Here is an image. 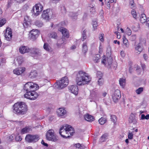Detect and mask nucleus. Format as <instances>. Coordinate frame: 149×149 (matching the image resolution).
<instances>
[{"instance_id":"nucleus-1","label":"nucleus","mask_w":149,"mask_h":149,"mask_svg":"<svg viewBox=\"0 0 149 149\" xmlns=\"http://www.w3.org/2000/svg\"><path fill=\"white\" fill-rule=\"evenodd\" d=\"M39 88L38 85L36 83L32 82L26 83L24 86V89L26 91L24 94V97L30 100H36L39 95L34 90H37Z\"/></svg>"},{"instance_id":"nucleus-2","label":"nucleus","mask_w":149,"mask_h":149,"mask_svg":"<svg viewBox=\"0 0 149 149\" xmlns=\"http://www.w3.org/2000/svg\"><path fill=\"white\" fill-rule=\"evenodd\" d=\"M14 113L17 114L24 115L28 111V107L24 102H19L15 103L13 105Z\"/></svg>"},{"instance_id":"nucleus-3","label":"nucleus","mask_w":149,"mask_h":149,"mask_svg":"<svg viewBox=\"0 0 149 149\" xmlns=\"http://www.w3.org/2000/svg\"><path fill=\"white\" fill-rule=\"evenodd\" d=\"M74 132L73 128L70 125L67 124L61 127L59 131L60 134L63 138H67L72 135Z\"/></svg>"},{"instance_id":"nucleus-4","label":"nucleus","mask_w":149,"mask_h":149,"mask_svg":"<svg viewBox=\"0 0 149 149\" xmlns=\"http://www.w3.org/2000/svg\"><path fill=\"white\" fill-rule=\"evenodd\" d=\"M91 77L90 75H79L76 78V81L78 86H84L91 82Z\"/></svg>"},{"instance_id":"nucleus-5","label":"nucleus","mask_w":149,"mask_h":149,"mask_svg":"<svg viewBox=\"0 0 149 149\" xmlns=\"http://www.w3.org/2000/svg\"><path fill=\"white\" fill-rule=\"evenodd\" d=\"M69 80L66 76L62 77L60 80L56 82V87L59 89L66 87L68 84Z\"/></svg>"},{"instance_id":"nucleus-6","label":"nucleus","mask_w":149,"mask_h":149,"mask_svg":"<svg viewBox=\"0 0 149 149\" xmlns=\"http://www.w3.org/2000/svg\"><path fill=\"white\" fill-rule=\"evenodd\" d=\"M46 138L48 141H56L57 139L53 130H49L47 132L46 134Z\"/></svg>"},{"instance_id":"nucleus-7","label":"nucleus","mask_w":149,"mask_h":149,"mask_svg":"<svg viewBox=\"0 0 149 149\" xmlns=\"http://www.w3.org/2000/svg\"><path fill=\"white\" fill-rule=\"evenodd\" d=\"M43 8L42 5L40 3H38L33 7L32 12L34 15L38 16L43 10Z\"/></svg>"},{"instance_id":"nucleus-8","label":"nucleus","mask_w":149,"mask_h":149,"mask_svg":"<svg viewBox=\"0 0 149 149\" xmlns=\"http://www.w3.org/2000/svg\"><path fill=\"white\" fill-rule=\"evenodd\" d=\"M39 139V136L37 135L27 134L25 138L26 141L29 143H34L37 141Z\"/></svg>"},{"instance_id":"nucleus-9","label":"nucleus","mask_w":149,"mask_h":149,"mask_svg":"<svg viewBox=\"0 0 149 149\" xmlns=\"http://www.w3.org/2000/svg\"><path fill=\"white\" fill-rule=\"evenodd\" d=\"M56 113L58 117L64 118L67 116V111L65 108L61 107L56 110Z\"/></svg>"},{"instance_id":"nucleus-10","label":"nucleus","mask_w":149,"mask_h":149,"mask_svg":"<svg viewBox=\"0 0 149 149\" xmlns=\"http://www.w3.org/2000/svg\"><path fill=\"white\" fill-rule=\"evenodd\" d=\"M4 35L6 40L8 41L11 40L12 37V31L11 29L9 27L7 28Z\"/></svg>"},{"instance_id":"nucleus-11","label":"nucleus","mask_w":149,"mask_h":149,"mask_svg":"<svg viewBox=\"0 0 149 149\" xmlns=\"http://www.w3.org/2000/svg\"><path fill=\"white\" fill-rule=\"evenodd\" d=\"M107 56L109 57L107 58V62L108 64V66L110 67L111 66L113 62V59L111 56V49L110 47H109L107 48Z\"/></svg>"},{"instance_id":"nucleus-12","label":"nucleus","mask_w":149,"mask_h":149,"mask_svg":"<svg viewBox=\"0 0 149 149\" xmlns=\"http://www.w3.org/2000/svg\"><path fill=\"white\" fill-rule=\"evenodd\" d=\"M112 96L113 101L115 102H117L121 97L120 91L118 89L116 90Z\"/></svg>"},{"instance_id":"nucleus-13","label":"nucleus","mask_w":149,"mask_h":149,"mask_svg":"<svg viewBox=\"0 0 149 149\" xmlns=\"http://www.w3.org/2000/svg\"><path fill=\"white\" fill-rule=\"evenodd\" d=\"M50 9H47L43 11L42 15V18L46 21L49 20V16L52 14V12Z\"/></svg>"},{"instance_id":"nucleus-14","label":"nucleus","mask_w":149,"mask_h":149,"mask_svg":"<svg viewBox=\"0 0 149 149\" xmlns=\"http://www.w3.org/2000/svg\"><path fill=\"white\" fill-rule=\"evenodd\" d=\"M140 21L142 24L146 23V26L149 27V18H147L145 14L143 13L141 15Z\"/></svg>"},{"instance_id":"nucleus-15","label":"nucleus","mask_w":149,"mask_h":149,"mask_svg":"<svg viewBox=\"0 0 149 149\" xmlns=\"http://www.w3.org/2000/svg\"><path fill=\"white\" fill-rule=\"evenodd\" d=\"M69 89L70 92L75 95H77L78 93V88L76 85H71L69 86Z\"/></svg>"},{"instance_id":"nucleus-16","label":"nucleus","mask_w":149,"mask_h":149,"mask_svg":"<svg viewBox=\"0 0 149 149\" xmlns=\"http://www.w3.org/2000/svg\"><path fill=\"white\" fill-rule=\"evenodd\" d=\"M98 95L96 92L91 93L89 100L90 102H95L98 99Z\"/></svg>"},{"instance_id":"nucleus-17","label":"nucleus","mask_w":149,"mask_h":149,"mask_svg":"<svg viewBox=\"0 0 149 149\" xmlns=\"http://www.w3.org/2000/svg\"><path fill=\"white\" fill-rule=\"evenodd\" d=\"M60 31L62 33L63 36L62 37L68 38L69 36V32L68 30L63 27L60 28Z\"/></svg>"},{"instance_id":"nucleus-18","label":"nucleus","mask_w":149,"mask_h":149,"mask_svg":"<svg viewBox=\"0 0 149 149\" xmlns=\"http://www.w3.org/2000/svg\"><path fill=\"white\" fill-rule=\"evenodd\" d=\"M25 69L26 68L23 67L17 68L13 70V73L15 74H21L25 70Z\"/></svg>"},{"instance_id":"nucleus-19","label":"nucleus","mask_w":149,"mask_h":149,"mask_svg":"<svg viewBox=\"0 0 149 149\" xmlns=\"http://www.w3.org/2000/svg\"><path fill=\"white\" fill-rule=\"evenodd\" d=\"M19 52L22 54L28 53L30 52V48L24 46H22L19 48Z\"/></svg>"},{"instance_id":"nucleus-20","label":"nucleus","mask_w":149,"mask_h":149,"mask_svg":"<svg viewBox=\"0 0 149 149\" xmlns=\"http://www.w3.org/2000/svg\"><path fill=\"white\" fill-rule=\"evenodd\" d=\"M30 52L37 56H40L41 55V53L39 49L36 48H30Z\"/></svg>"},{"instance_id":"nucleus-21","label":"nucleus","mask_w":149,"mask_h":149,"mask_svg":"<svg viewBox=\"0 0 149 149\" xmlns=\"http://www.w3.org/2000/svg\"><path fill=\"white\" fill-rule=\"evenodd\" d=\"M66 40L65 38L64 37H62L61 38L59 39L56 43V45L58 47H60L62 45H64L66 43Z\"/></svg>"},{"instance_id":"nucleus-22","label":"nucleus","mask_w":149,"mask_h":149,"mask_svg":"<svg viewBox=\"0 0 149 149\" xmlns=\"http://www.w3.org/2000/svg\"><path fill=\"white\" fill-rule=\"evenodd\" d=\"M84 118L85 120L88 121L92 122L94 120V118L93 116L86 114L84 115Z\"/></svg>"},{"instance_id":"nucleus-23","label":"nucleus","mask_w":149,"mask_h":149,"mask_svg":"<svg viewBox=\"0 0 149 149\" xmlns=\"http://www.w3.org/2000/svg\"><path fill=\"white\" fill-rule=\"evenodd\" d=\"M135 51L136 53H139V54L142 51L143 49L141 43H139L138 44L135 46Z\"/></svg>"},{"instance_id":"nucleus-24","label":"nucleus","mask_w":149,"mask_h":149,"mask_svg":"<svg viewBox=\"0 0 149 149\" xmlns=\"http://www.w3.org/2000/svg\"><path fill=\"white\" fill-rule=\"evenodd\" d=\"M32 128L31 127H26L22 129L21 131L22 134L27 133L32 131Z\"/></svg>"},{"instance_id":"nucleus-25","label":"nucleus","mask_w":149,"mask_h":149,"mask_svg":"<svg viewBox=\"0 0 149 149\" xmlns=\"http://www.w3.org/2000/svg\"><path fill=\"white\" fill-rule=\"evenodd\" d=\"M126 83L125 79V78H122L119 79V83L122 88H124Z\"/></svg>"},{"instance_id":"nucleus-26","label":"nucleus","mask_w":149,"mask_h":149,"mask_svg":"<svg viewBox=\"0 0 149 149\" xmlns=\"http://www.w3.org/2000/svg\"><path fill=\"white\" fill-rule=\"evenodd\" d=\"M109 58V57L107 56V57H106V56L105 55L103 56L102 58V60L101 61V63L102 64L104 65H106L107 63L108 64V67L109 68H110V67H109L108 66V64L107 62V58Z\"/></svg>"},{"instance_id":"nucleus-27","label":"nucleus","mask_w":149,"mask_h":149,"mask_svg":"<svg viewBox=\"0 0 149 149\" xmlns=\"http://www.w3.org/2000/svg\"><path fill=\"white\" fill-rule=\"evenodd\" d=\"M100 55L99 54H96L93 55V60L95 63H98L100 58Z\"/></svg>"},{"instance_id":"nucleus-28","label":"nucleus","mask_w":149,"mask_h":149,"mask_svg":"<svg viewBox=\"0 0 149 149\" xmlns=\"http://www.w3.org/2000/svg\"><path fill=\"white\" fill-rule=\"evenodd\" d=\"M43 48L47 51L51 52L52 51L51 47L47 43H45L44 44Z\"/></svg>"},{"instance_id":"nucleus-29","label":"nucleus","mask_w":149,"mask_h":149,"mask_svg":"<svg viewBox=\"0 0 149 149\" xmlns=\"http://www.w3.org/2000/svg\"><path fill=\"white\" fill-rule=\"evenodd\" d=\"M69 16L73 19H76L77 18V15L76 13L73 12H70L69 13Z\"/></svg>"},{"instance_id":"nucleus-30","label":"nucleus","mask_w":149,"mask_h":149,"mask_svg":"<svg viewBox=\"0 0 149 149\" xmlns=\"http://www.w3.org/2000/svg\"><path fill=\"white\" fill-rule=\"evenodd\" d=\"M82 51L84 53H86L88 51V47L86 43H84L82 45Z\"/></svg>"},{"instance_id":"nucleus-31","label":"nucleus","mask_w":149,"mask_h":149,"mask_svg":"<svg viewBox=\"0 0 149 149\" xmlns=\"http://www.w3.org/2000/svg\"><path fill=\"white\" fill-rule=\"evenodd\" d=\"M29 17L27 16L26 17L24 18V20L25 22H24L23 24V26L24 27H27L28 25V24L27 22H29V21L28 20Z\"/></svg>"},{"instance_id":"nucleus-32","label":"nucleus","mask_w":149,"mask_h":149,"mask_svg":"<svg viewBox=\"0 0 149 149\" xmlns=\"http://www.w3.org/2000/svg\"><path fill=\"white\" fill-rule=\"evenodd\" d=\"M97 77L98 78V84L100 86L102 85L104 83V80L102 78V76H98Z\"/></svg>"},{"instance_id":"nucleus-33","label":"nucleus","mask_w":149,"mask_h":149,"mask_svg":"<svg viewBox=\"0 0 149 149\" xmlns=\"http://www.w3.org/2000/svg\"><path fill=\"white\" fill-rule=\"evenodd\" d=\"M110 119L114 124H115L117 121V118L114 115H111V116Z\"/></svg>"},{"instance_id":"nucleus-34","label":"nucleus","mask_w":149,"mask_h":149,"mask_svg":"<svg viewBox=\"0 0 149 149\" xmlns=\"http://www.w3.org/2000/svg\"><path fill=\"white\" fill-rule=\"evenodd\" d=\"M123 41L124 44L125 45L126 47H128L129 46V44L127 40L125 38V37H123Z\"/></svg>"},{"instance_id":"nucleus-35","label":"nucleus","mask_w":149,"mask_h":149,"mask_svg":"<svg viewBox=\"0 0 149 149\" xmlns=\"http://www.w3.org/2000/svg\"><path fill=\"white\" fill-rule=\"evenodd\" d=\"M35 25L38 27H41L43 25V23L40 21L37 20L35 22Z\"/></svg>"},{"instance_id":"nucleus-36","label":"nucleus","mask_w":149,"mask_h":149,"mask_svg":"<svg viewBox=\"0 0 149 149\" xmlns=\"http://www.w3.org/2000/svg\"><path fill=\"white\" fill-rule=\"evenodd\" d=\"M98 121L100 124L103 125L106 122V119L105 118H101Z\"/></svg>"},{"instance_id":"nucleus-37","label":"nucleus","mask_w":149,"mask_h":149,"mask_svg":"<svg viewBox=\"0 0 149 149\" xmlns=\"http://www.w3.org/2000/svg\"><path fill=\"white\" fill-rule=\"evenodd\" d=\"M49 36L50 38L56 39L57 36L56 33L55 32H52L49 34Z\"/></svg>"},{"instance_id":"nucleus-38","label":"nucleus","mask_w":149,"mask_h":149,"mask_svg":"<svg viewBox=\"0 0 149 149\" xmlns=\"http://www.w3.org/2000/svg\"><path fill=\"white\" fill-rule=\"evenodd\" d=\"M30 33H33L38 37L39 35V32L37 29H33L30 31Z\"/></svg>"},{"instance_id":"nucleus-39","label":"nucleus","mask_w":149,"mask_h":149,"mask_svg":"<svg viewBox=\"0 0 149 149\" xmlns=\"http://www.w3.org/2000/svg\"><path fill=\"white\" fill-rule=\"evenodd\" d=\"M75 147L78 148V149H84L85 147L83 145H81L80 143H78L75 144L74 145Z\"/></svg>"},{"instance_id":"nucleus-40","label":"nucleus","mask_w":149,"mask_h":149,"mask_svg":"<svg viewBox=\"0 0 149 149\" xmlns=\"http://www.w3.org/2000/svg\"><path fill=\"white\" fill-rule=\"evenodd\" d=\"M134 68L136 69L137 72H138V74H141V72L142 70L140 68L139 66L138 65H135L134 66Z\"/></svg>"},{"instance_id":"nucleus-41","label":"nucleus","mask_w":149,"mask_h":149,"mask_svg":"<svg viewBox=\"0 0 149 149\" xmlns=\"http://www.w3.org/2000/svg\"><path fill=\"white\" fill-rule=\"evenodd\" d=\"M93 27V30L95 31L97 29L98 25L97 22L95 21H93L92 22Z\"/></svg>"},{"instance_id":"nucleus-42","label":"nucleus","mask_w":149,"mask_h":149,"mask_svg":"<svg viewBox=\"0 0 149 149\" xmlns=\"http://www.w3.org/2000/svg\"><path fill=\"white\" fill-rule=\"evenodd\" d=\"M90 6L91 8L90 9V12L91 13L93 14H94L95 13L96 10L94 6L93 5H91Z\"/></svg>"},{"instance_id":"nucleus-43","label":"nucleus","mask_w":149,"mask_h":149,"mask_svg":"<svg viewBox=\"0 0 149 149\" xmlns=\"http://www.w3.org/2000/svg\"><path fill=\"white\" fill-rule=\"evenodd\" d=\"M87 31L86 30H84L82 33V36L83 38L82 41H83L86 39V32Z\"/></svg>"},{"instance_id":"nucleus-44","label":"nucleus","mask_w":149,"mask_h":149,"mask_svg":"<svg viewBox=\"0 0 149 149\" xmlns=\"http://www.w3.org/2000/svg\"><path fill=\"white\" fill-rule=\"evenodd\" d=\"M29 36L30 39L32 40H35L38 37L36 36L35 35L32 33H30V34Z\"/></svg>"},{"instance_id":"nucleus-45","label":"nucleus","mask_w":149,"mask_h":149,"mask_svg":"<svg viewBox=\"0 0 149 149\" xmlns=\"http://www.w3.org/2000/svg\"><path fill=\"white\" fill-rule=\"evenodd\" d=\"M143 88L142 87H140L136 90V92L137 94H139L143 92Z\"/></svg>"},{"instance_id":"nucleus-46","label":"nucleus","mask_w":149,"mask_h":149,"mask_svg":"<svg viewBox=\"0 0 149 149\" xmlns=\"http://www.w3.org/2000/svg\"><path fill=\"white\" fill-rule=\"evenodd\" d=\"M131 13L133 17L136 19L137 15L135 10L133 9L132 10Z\"/></svg>"},{"instance_id":"nucleus-47","label":"nucleus","mask_w":149,"mask_h":149,"mask_svg":"<svg viewBox=\"0 0 149 149\" xmlns=\"http://www.w3.org/2000/svg\"><path fill=\"white\" fill-rule=\"evenodd\" d=\"M134 134L132 132H129L128 134V138L129 139H133Z\"/></svg>"},{"instance_id":"nucleus-48","label":"nucleus","mask_w":149,"mask_h":149,"mask_svg":"<svg viewBox=\"0 0 149 149\" xmlns=\"http://www.w3.org/2000/svg\"><path fill=\"white\" fill-rule=\"evenodd\" d=\"M129 119L130 122H133L135 119L134 115L133 114H131L130 116Z\"/></svg>"},{"instance_id":"nucleus-49","label":"nucleus","mask_w":149,"mask_h":149,"mask_svg":"<svg viewBox=\"0 0 149 149\" xmlns=\"http://www.w3.org/2000/svg\"><path fill=\"white\" fill-rule=\"evenodd\" d=\"M106 137L107 136L106 134H104L102 135L100 139V141L101 142L104 141L105 140Z\"/></svg>"},{"instance_id":"nucleus-50","label":"nucleus","mask_w":149,"mask_h":149,"mask_svg":"<svg viewBox=\"0 0 149 149\" xmlns=\"http://www.w3.org/2000/svg\"><path fill=\"white\" fill-rule=\"evenodd\" d=\"M104 1L105 2L106 5L107 6V8L108 9H109L110 8V0H104Z\"/></svg>"},{"instance_id":"nucleus-51","label":"nucleus","mask_w":149,"mask_h":149,"mask_svg":"<svg viewBox=\"0 0 149 149\" xmlns=\"http://www.w3.org/2000/svg\"><path fill=\"white\" fill-rule=\"evenodd\" d=\"M130 7L131 8H132L135 6V4L134 0H130Z\"/></svg>"},{"instance_id":"nucleus-52","label":"nucleus","mask_w":149,"mask_h":149,"mask_svg":"<svg viewBox=\"0 0 149 149\" xmlns=\"http://www.w3.org/2000/svg\"><path fill=\"white\" fill-rule=\"evenodd\" d=\"M15 139L16 141H20L22 139L21 136H19L18 134H17V135L15 136Z\"/></svg>"},{"instance_id":"nucleus-53","label":"nucleus","mask_w":149,"mask_h":149,"mask_svg":"<svg viewBox=\"0 0 149 149\" xmlns=\"http://www.w3.org/2000/svg\"><path fill=\"white\" fill-rule=\"evenodd\" d=\"M104 36V34H103L100 33L99 34V38L100 40L102 42L104 40L103 38Z\"/></svg>"},{"instance_id":"nucleus-54","label":"nucleus","mask_w":149,"mask_h":149,"mask_svg":"<svg viewBox=\"0 0 149 149\" xmlns=\"http://www.w3.org/2000/svg\"><path fill=\"white\" fill-rule=\"evenodd\" d=\"M13 0H9L8 1V4L12 3L13 2ZM15 1H16L17 2H20L22 1H23L24 0H15Z\"/></svg>"},{"instance_id":"nucleus-55","label":"nucleus","mask_w":149,"mask_h":149,"mask_svg":"<svg viewBox=\"0 0 149 149\" xmlns=\"http://www.w3.org/2000/svg\"><path fill=\"white\" fill-rule=\"evenodd\" d=\"M78 73L79 74H86V73L85 72H84V71H83L82 70H80V71H79L78 72ZM75 74H77V72H75Z\"/></svg>"},{"instance_id":"nucleus-56","label":"nucleus","mask_w":149,"mask_h":149,"mask_svg":"<svg viewBox=\"0 0 149 149\" xmlns=\"http://www.w3.org/2000/svg\"><path fill=\"white\" fill-rule=\"evenodd\" d=\"M127 34L128 36H130L132 33V31L130 29L127 28Z\"/></svg>"},{"instance_id":"nucleus-57","label":"nucleus","mask_w":149,"mask_h":149,"mask_svg":"<svg viewBox=\"0 0 149 149\" xmlns=\"http://www.w3.org/2000/svg\"><path fill=\"white\" fill-rule=\"evenodd\" d=\"M14 134H12L11 135H10L9 136V139L10 141H12L14 139Z\"/></svg>"},{"instance_id":"nucleus-58","label":"nucleus","mask_w":149,"mask_h":149,"mask_svg":"<svg viewBox=\"0 0 149 149\" xmlns=\"http://www.w3.org/2000/svg\"><path fill=\"white\" fill-rule=\"evenodd\" d=\"M41 143L42 144L45 146L47 147L48 146V144L47 143H45L43 140H42Z\"/></svg>"},{"instance_id":"nucleus-59","label":"nucleus","mask_w":149,"mask_h":149,"mask_svg":"<svg viewBox=\"0 0 149 149\" xmlns=\"http://www.w3.org/2000/svg\"><path fill=\"white\" fill-rule=\"evenodd\" d=\"M37 74V73L35 70H33L31 71V74Z\"/></svg>"},{"instance_id":"nucleus-60","label":"nucleus","mask_w":149,"mask_h":149,"mask_svg":"<svg viewBox=\"0 0 149 149\" xmlns=\"http://www.w3.org/2000/svg\"><path fill=\"white\" fill-rule=\"evenodd\" d=\"M141 66L143 71L144 70L146 69V65L144 64H141Z\"/></svg>"},{"instance_id":"nucleus-61","label":"nucleus","mask_w":149,"mask_h":149,"mask_svg":"<svg viewBox=\"0 0 149 149\" xmlns=\"http://www.w3.org/2000/svg\"><path fill=\"white\" fill-rule=\"evenodd\" d=\"M143 57L145 60H146L148 59V56L146 54H144L143 55Z\"/></svg>"},{"instance_id":"nucleus-62","label":"nucleus","mask_w":149,"mask_h":149,"mask_svg":"<svg viewBox=\"0 0 149 149\" xmlns=\"http://www.w3.org/2000/svg\"><path fill=\"white\" fill-rule=\"evenodd\" d=\"M145 116L144 114H142L141 115V120L145 119Z\"/></svg>"},{"instance_id":"nucleus-63","label":"nucleus","mask_w":149,"mask_h":149,"mask_svg":"<svg viewBox=\"0 0 149 149\" xmlns=\"http://www.w3.org/2000/svg\"><path fill=\"white\" fill-rule=\"evenodd\" d=\"M149 119V114H148L145 116V119L148 120Z\"/></svg>"},{"instance_id":"nucleus-64","label":"nucleus","mask_w":149,"mask_h":149,"mask_svg":"<svg viewBox=\"0 0 149 149\" xmlns=\"http://www.w3.org/2000/svg\"><path fill=\"white\" fill-rule=\"evenodd\" d=\"M120 54L122 56H123V57L124 56L125 54L124 53V52H123V51H121L120 53Z\"/></svg>"}]
</instances>
